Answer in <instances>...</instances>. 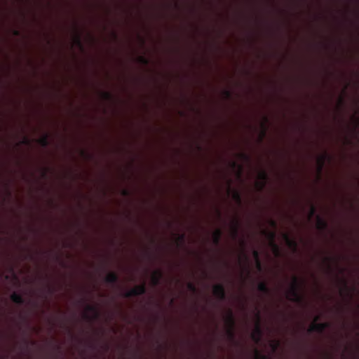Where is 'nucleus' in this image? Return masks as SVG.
<instances>
[{
    "instance_id": "f257e3e1",
    "label": "nucleus",
    "mask_w": 359,
    "mask_h": 359,
    "mask_svg": "<svg viewBox=\"0 0 359 359\" xmlns=\"http://www.w3.org/2000/svg\"><path fill=\"white\" fill-rule=\"evenodd\" d=\"M301 287L302 283L299 278L297 276H294L289 291V300L296 303H302L303 302V297L301 296L299 292Z\"/></svg>"
},
{
    "instance_id": "f03ea898",
    "label": "nucleus",
    "mask_w": 359,
    "mask_h": 359,
    "mask_svg": "<svg viewBox=\"0 0 359 359\" xmlns=\"http://www.w3.org/2000/svg\"><path fill=\"white\" fill-rule=\"evenodd\" d=\"M146 293V286L144 284L139 285L132 288L131 290L125 292L123 297L130 298L132 297L142 295Z\"/></svg>"
},
{
    "instance_id": "7ed1b4c3",
    "label": "nucleus",
    "mask_w": 359,
    "mask_h": 359,
    "mask_svg": "<svg viewBox=\"0 0 359 359\" xmlns=\"http://www.w3.org/2000/svg\"><path fill=\"white\" fill-rule=\"evenodd\" d=\"M319 319V317L317 316L315 318V322L318 321ZM330 326V324L328 323H313L310 327L309 328L308 331L309 332L311 333L313 332H316L318 333H323L326 328H327Z\"/></svg>"
},
{
    "instance_id": "20e7f679",
    "label": "nucleus",
    "mask_w": 359,
    "mask_h": 359,
    "mask_svg": "<svg viewBox=\"0 0 359 359\" xmlns=\"http://www.w3.org/2000/svg\"><path fill=\"white\" fill-rule=\"evenodd\" d=\"M213 294L220 301L226 299L225 288L222 284H217L213 287Z\"/></svg>"
},
{
    "instance_id": "39448f33",
    "label": "nucleus",
    "mask_w": 359,
    "mask_h": 359,
    "mask_svg": "<svg viewBox=\"0 0 359 359\" xmlns=\"http://www.w3.org/2000/svg\"><path fill=\"white\" fill-rule=\"evenodd\" d=\"M226 323L229 325L228 334L230 338L233 339L234 337L233 327L235 325V320L233 315V313L231 310L229 311V314L226 318Z\"/></svg>"
},
{
    "instance_id": "423d86ee",
    "label": "nucleus",
    "mask_w": 359,
    "mask_h": 359,
    "mask_svg": "<svg viewBox=\"0 0 359 359\" xmlns=\"http://www.w3.org/2000/svg\"><path fill=\"white\" fill-rule=\"evenodd\" d=\"M163 273L161 270H156L151 275V283L153 285L156 286L160 284V281L163 278Z\"/></svg>"
},
{
    "instance_id": "0eeeda50",
    "label": "nucleus",
    "mask_w": 359,
    "mask_h": 359,
    "mask_svg": "<svg viewBox=\"0 0 359 359\" xmlns=\"http://www.w3.org/2000/svg\"><path fill=\"white\" fill-rule=\"evenodd\" d=\"M104 281L109 284H116L118 281V276L115 272H110L105 277Z\"/></svg>"
},
{
    "instance_id": "6e6552de",
    "label": "nucleus",
    "mask_w": 359,
    "mask_h": 359,
    "mask_svg": "<svg viewBox=\"0 0 359 359\" xmlns=\"http://www.w3.org/2000/svg\"><path fill=\"white\" fill-rule=\"evenodd\" d=\"M11 299L13 302L20 305L24 304L25 302L22 296L17 292H13L11 294Z\"/></svg>"
},
{
    "instance_id": "1a4fd4ad",
    "label": "nucleus",
    "mask_w": 359,
    "mask_h": 359,
    "mask_svg": "<svg viewBox=\"0 0 359 359\" xmlns=\"http://www.w3.org/2000/svg\"><path fill=\"white\" fill-rule=\"evenodd\" d=\"M283 238L287 243V245L291 248H293L294 250H296L297 249V243L295 241L291 239L290 238V236H288V234L287 233H284L283 234Z\"/></svg>"
},
{
    "instance_id": "9d476101",
    "label": "nucleus",
    "mask_w": 359,
    "mask_h": 359,
    "mask_svg": "<svg viewBox=\"0 0 359 359\" xmlns=\"http://www.w3.org/2000/svg\"><path fill=\"white\" fill-rule=\"evenodd\" d=\"M86 311L93 313V319H97L100 316V311L95 306L87 305Z\"/></svg>"
},
{
    "instance_id": "9b49d317",
    "label": "nucleus",
    "mask_w": 359,
    "mask_h": 359,
    "mask_svg": "<svg viewBox=\"0 0 359 359\" xmlns=\"http://www.w3.org/2000/svg\"><path fill=\"white\" fill-rule=\"evenodd\" d=\"M257 290L264 294H269L270 290L265 282H261L257 285Z\"/></svg>"
},
{
    "instance_id": "f8f14e48",
    "label": "nucleus",
    "mask_w": 359,
    "mask_h": 359,
    "mask_svg": "<svg viewBox=\"0 0 359 359\" xmlns=\"http://www.w3.org/2000/svg\"><path fill=\"white\" fill-rule=\"evenodd\" d=\"M222 235V231L220 229H217L213 233L212 240H213L214 244H215L216 245H219V243L220 242V239H221Z\"/></svg>"
},
{
    "instance_id": "ddd939ff",
    "label": "nucleus",
    "mask_w": 359,
    "mask_h": 359,
    "mask_svg": "<svg viewBox=\"0 0 359 359\" xmlns=\"http://www.w3.org/2000/svg\"><path fill=\"white\" fill-rule=\"evenodd\" d=\"M317 228L320 231L325 230L327 228V223L321 217H318Z\"/></svg>"
},
{
    "instance_id": "4468645a",
    "label": "nucleus",
    "mask_w": 359,
    "mask_h": 359,
    "mask_svg": "<svg viewBox=\"0 0 359 359\" xmlns=\"http://www.w3.org/2000/svg\"><path fill=\"white\" fill-rule=\"evenodd\" d=\"M257 323L255 329V331L252 334H255L257 335H261L262 336L263 332L260 326V316L259 313H257Z\"/></svg>"
},
{
    "instance_id": "2eb2a0df",
    "label": "nucleus",
    "mask_w": 359,
    "mask_h": 359,
    "mask_svg": "<svg viewBox=\"0 0 359 359\" xmlns=\"http://www.w3.org/2000/svg\"><path fill=\"white\" fill-rule=\"evenodd\" d=\"M268 238L271 241V243L274 248L275 251L278 253V245L274 243V239L276 237V233L273 231L266 232Z\"/></svg>"
},
{
    "instance_id": "dca6fc26",
    "label": "nucleus",
    "mask_w": 359,
    "mask_h": 359,
    "mask_svg": "<svg viewBox=\"0 0 359 359\" xmlns=\"http://www.w3.org/2000/svg\"><path fill=\"white\" fill-rule=\"evenodd\" d=\"M259 178L262 180V182L260 183V187L262 189L265 186L266 182L268 180V175L265 171H262L259 174Z\"/></svg>"
},
{
    "instance_id": "f3484780",
    "label": "nucleus",
    "mask_w": 359,
    "mask_h": 359,
    "mask_svg": "<svg viewBox=\"0 0 359 359\" xmlns=\"http://www.w3.org/2000/svg\"><path fill=\"white\" fill-rule=\"evenodd\" d=\"M38 143L43 147H46L49 144L48 135H45L38 140Z\"/></svg>"
},
{
    "instance_id": "a211bd4d",
    "label": "nucleus",
    "mask_w": 359,
    "mask_h": 359,
    "mask_svg": "<svg viewBox=\"0 0 359 359\" xmlns=\"http://www.w3.org/2000/svg\"><path fill=\"white\" fill-rule=\"evenodd\" d=\"M252 255H253V257L256 261V264H257V269L259 271H261L262 270V264H261V262L259 260V253L257 250H254L253 252H252Z\"/></svg>"
},
{
    "instance_id": "6ab92c4d",
    "label": "nucleus",
    "mask_w": 359,
    "mask_h": 359,
    "mask_svg": "<svg viewBox=\"0 0 359 359\" xmlns=\"http://www.w3.org/2000/svg\"><path fill=\"white\" fill-rule=\"evenodd\" d=\"M328 158V155L327 154H325L320 156L318 159V162L319 164V171L320 172L324 166L325 162L326 159Z\"/></svg>"
},
{
    "instance_id": "aec40b11",
    "label": "nucleus",
    "mask_w": 359,
    "mask_h": 359,
    "mask_svg": "<svg viewBox=\"0 0 359 359\" xmlns=\"http://www.w3.org/2000/svg\"><path fill=\"white\" fill-rule=\"evenodd\" d=\"M102 98L104 100H107V101H110L113 98V96H112L111 93H109V92H107V91L102 92Z\"/></svg>"
},
{
    "instance_id": "412c9836",
    "label": "nucleus",
    "mask_w": 359,
    "mask_h": 359,
    "mask_svg": "<svg viewBox=\"0 0 359 359\" xmlns=\"http://www.w3.org/2000/svg\"><path fill=\"white\" fill-rule=\"evenodd\" d=\"M239 223L238 220H236L233 226V233L234 237H236L238 232Z\"/></svg>"
},
{
    "instance_id": "4be33fe9",
    "label": "nucleus",
    "mask_w": 359,
    "mask_h": 359,
    "mask_svg": "<svg viewBox=\"0 0 359 359\" xmlns=\"http://www.w3.org/2000/svg\"><path fill=\"white\" fill-rule=\"evenodd\" d=\"M255 359H267V357L265 355L262 354L257 350H255Z\"/></svg>"
},
{
    "instance_id": "5701e85b",
    "label": "nucleus",
    "mask_w": 359,
    "mask_h": 359,
    "mask_svg": "<svg viewBox=\"0 0 359 359\" xmlns=\"http://www.w3.org/2000/svg\"><path fill=\"white\" fill-rule=\"evenodd\" d=\"M231 167H232L233 168H239L238 175H239V176H241V172H242V166H241V165H239L236 162L233 161V162L231 163Z\"/></svg>"
},
{
    "instance_id": "b1692460",
    "label": "nucleus",
    "mask_w": 359,
    "mask_h": 359,
    "mask_svg": "<svg viewBox=\"0 0 359 359\" xmlns=\"http://www.w3.org/2000/svg\"><path fill=\"white\" fill-rule=\"evenodd\" d=\"M280 346V342L278 341H272L271 344V348L273 349V351H276L278 349V348Z\"/></svg>"
},
{
    "instance_id": "393cba45",
    "label": "nucleus",
    "mask_w": 359,
    "mask_h": 359,
    "mask_svg": "<svg viewBox=\"0 0 359 359\" xmlns=\"http://www.w3.org/2000/svg\"><path fill=\"white\" fill-rule=\"evenodd\" d=\"M187 288L189 291L195 292L196 291V287L195 285L192 283H189L187 284Z\"/></svg>"
},
{
    "instance_id": "a878e982",
    "label": "nucleus",
    "mask_w": 359,
    "mask_h": 359,
    "mask_svg": "<svg viewBox=\"0 0 359 359\" xmlns=\"http://www.w3.org/2000/svg\"><path fill=\"white\" fill-rule=\"evenodd\" d=\"M184 240H185V234L184 233L177 235V242L178 243L182 244L184 242Z\"/></svg>"
},
{
    "instance_id": "bb28decb",
    "label": "nucleus",
    "mask_w": 359,
    "mask_h": 359,
    "mask_svg": "<svg viewBox=\"0 0 359 359\" xmlns=\"http://www.w3.org/2000/svg\"><path fill=\"white\" fill-rule=\"evenodd\" d=\"M261 335H257L255 334H252V339L255 343H259L261 340Z\"/></svg>"
},
{
    "instance_id": "cd10ccee",
    "label": "nucleus",
    "mask_w": 359,
    "mask_h": 359,
    "mask_svg": "<svg viewBox=\"0 0 359 359\" xmlns=\"http://www.w3.org/2000/svg\"><path fill=\"white\" fill-rule=\"evenodd\" d=\"M138 60H139V62L143 65H147L149 62L148 60L146 57H144V56L139 57Z\"/></svg>"
},
{
    "instance_id": "c85d7f7f",
    "label": "nucleus",
    "mask_w": 359,
    "mask_h": 359,
    "mask_svg": "<svg viewBox=\"0 0 359 359\" xmlns=\"http://www.w3.org/2000/svg\"><path fill=\"white\" fill-rule=\"evenodd\" d=\"M75 43H76V45H78L80 47H82V43H81V37L79 35H77L75 38Z\"/></svg>"
},
{
    "instance_id": "c756f323",
    "label": "nucleus",
    "mask_w": 359,
    "mask_h": 359,
    "mask_svg": "<svg viewBox=\"0 0 359 359\" xmlns=\"http://www.w3.org/2000/svg\"><path fill=\"white\" fill-rule=\"evenodd\" d=\"M224 95L225 96L226 98H230L231 96V93L230 90H225L224 91Z\"/></svg>"
},
{
    "instance_id": "7c9ffc66",
    "label": "nucleus",
    "mask_w": 359,
    "mask_h": 359,
    "mask_svg": "<svg viewBox=\"0 0 359 359\" xmlns=\"http://www.w3.org/2000/svg\"><path fill=\"white\" fill-rule=\"evenodd\" d=\"M269 224L270 225L273 227V228H276V222L273 219H270L269 220Z\"/></svg>"
},
{
    "instance_id": "2f4dec72",
    "label": "nucleus",
    "mask_w": 359,
    "mask_h": 359,
    "mask_svg": "<svg viewBox=\"0 0 359 359\" xmlns=\"http://www.w3.org/2000/svg\"><path fill=\"white\" fill-rule=\"evenodd\" d=\"M241 157L243 158L245 161L250 160V157L245 154H241Z\"/></svg>"
},
{
    "instance_id": "473e14b6",
    "label": "nucleus",
    "mask_w": 359,
    "mask_h": 359,
    "mask_svg": "<svg viewBox=\"0 0 359 359\" xmlns=\"http://www.w3.org/2000/svg\"><path fill=\"white\" fill-rule=\"evenodd\" d=\"M233 196L236 200H237L239 202L241 201V196L238 192H236Z\"/></svg>"
},
{
    "instance_id": "72a5a7b5",
    "label": "nucleus",
    "mask_w": 359,
    "mask_h": 359,
    "mask_svg": "<svg viewBox=\"0 0 359 359\" xmlns=\"http://www.w3.org/2000/svg\"><path fill=\"white\" fill-rule=\"evenodd\" d=\"M316 212V208L314 206H311V216H313Z\"/></svg>"
},
{
    "instance_id": "f704fd0d",
    "label": "nucleus",
    "mask_w": 359,
    "mask_h": 359,
    "mask_svg": "<svg viewBox=\"0 0 359 359\" xmlns=\"http://www.w3.org/2000/svg\"><path fill=\"white\" fill-rule=\"evenodd\" d=\"M325 261L327 262H330L331 261V258L330 257H325Z\"/></svg>"
},
{
    "instance_id": "c9c22d12",
    "label": "nucleus",
    "mask_w": 359,
    "mask_h": 359,
    "mask_svg": "<svg viewBox=\"0 0 359 359\" xmlns=\"http://www.w3.org/2000/svg\"><path fill=\"white\" fill-rule=\"evenodd\" d=\"M123 194L124 196H127V195L128 194V191L124 190V191H123Z\"/></svg>"
},
{
    "instance_id": "e433bc0d",
    "label": "nucleus",
    "mask_w": 359,
    "mask_h": 359,
    "mask_svg": "<svg viewBox=\"0 0 359 359\" xmlns=\"http://www.w3.org/2000/svg\"><path fill=\"white\" fill-rule=\"evenodd\" d=\"M84 317H85V318H86V319H90V317H89V316H88L87 313H86V314L84 315Z\"/></svg>"
},
{
    "instance_id": "4c0bfd02",
    "label": "nucleus",
    "mask_w": 359,
    "mask_h": 359,
    "mask_svg": "<svg viewBox=\"0 0 359 359\" xmlns=\"http://www.w3.org/2000/svg\"><path fill=\"white\" fill-rule=\"evenodd\" d=\"M265 135V130H263L262 132V137Z\"/></svg>"
},
{
    "instance_id": "58836bf2",
    "label": "nucleus",
    "mask_w": 359,
    "mask_h": 359,
    "mask_svg": "<svg viewBox=\"0 0 359 359\" xmlns=\"http://www.w3.org/2000/svg\"><path fill=\"white\" fill-rule=\"evenodd\" d=\"M343 102H344V100H343V99H342V98H341V99H340V103H341V104H343Z\"/></svg>"
},
{
    "instance_id": "ea45409f",
    "label": "nucleus",
    "mask_w": 359,
    "mask_h": 359,
    "mask_svg": "<svg viewBox=\"0 0 359 359\" xmlns=\"http://www.w3.org/2000/svg\"><path fill=\"white\" fill-rule=\"evenodd\" d=\"M344 284L346 287V282L345 280L344 281Z\"/></svg>"
},
{
    "instance_id": "a19ab883",
    "label": "nucleus",
    "mask_w": 359,
    "mask_h": 359,
    "mask_svg": "<svg viewBox=\"0 0 359 359\" xmlns=\"http://www.w3.org/2000/svg\"><path fill=\"white\" fill-rule=\"evenodd\" d=\"M356 124H357V126L358 125V120H356Z\"/></svg>"
},
{
    "instance_id": "79ce46f5",
    "label": "nucleus",
    "mask_w": 359,
    "mask_h": 359,
    "mask_svg": "<svg viewBox=\"0 0 359 359\" xmlns=\"http://www.w3.org/2000/svg\"><path fill=\"white\" fill-rule=\"evenodd\" d=\"M0 359H2V358L0 357Z\"/></svg>"
}]
</instances>
